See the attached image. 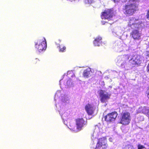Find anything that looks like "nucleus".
<instances>
[{
    "label": "nucleus",
    "mask_w": 149,
    "mask_h": 149,
    "mask_svg": "<svg viewBox=\"0 0 149 149\" xmlns=\"http://www.w3.org/2000/svg\"><path fill=\"white\" fill-rule=\"evenodd\" d=\"M123 50V47L122 46H121L119 47V49L118 50V52H120Z\"/></svg>",
    "instance_id": "nucleus-25"
},
{
    "label": "nucleus",
    "mask_w": 149,
    "mask_h": 149,
    "mask_svg": "<svg viewBox=\"0 0 149 149\" xmlns=\"http://www.w3.org/2000/svg\"><path fill=\"white\" fill-rule=\"evenodd\" d=\"M138 149H146V148L143 146L139 144L138 146Z\"/></svg>",
    "instance_id": "nucleus-24"
},
{
    "label": "nucleus",
    "mask_w": 149,
    "mask_h": 149,
    "mask_svg": "<svg viewBox=\"0 0 149 149\" xmlns=\"http://www.w3.org/2000/svg\"><path fill=\"white\" fill-rule=\"evenodd\" d=\"M70 72V71H68V74L69 72Z\"/></svg>",
    "instance_id": "nucleus-32"
},
{
    "label": "nucleus",
    "mask_w": 149,
    "mask_h": 149,
    "mask_svg": "<svg viewBox=\"0 0 149 149\" xmlns=\"http://www.w3.org/2000/svg\"><path fill=\"white\" fill-rule=\"evenodd\" d=\"M147 69H148V71H149V64H148V66H147Z\"/></svg>",
    "instance_id": "nucleus-31"
},
{
    "label": "nucleus",
    "mask_w": 149,
    "mask_h": 149,
    "mask_svg": "<svg viewBox=\"0 0 149 149\" xmlns=\"http://www.w3.org/2000/svg\"><path fill=\"white\" fill-rule=\"evenodd\" d=\"M126 4L123 8V11L127 15H131L134 13L136 10V6L134 3L130 2Z\"/></svg>",
    "instance_id": "nucleus-2"
},
{
    "label": "nucleus",
    "mask_w": 149,
    "mask_h": 149,
    "mask_svg": "<svg viewBox=\"0 0 149 149\" xmlns=\"http://www.w3.org/2000/svg\"><path fill=\"white\" fill-rule=\"evenodd\" d=\"M58 48L59 51L60 52H64L65 51L66 47L65 46H62V45L60 46L59 44H56Z\"/></svg>",
    "instance_id": "nucleus-19"
},
{
    "label": "nucleus",
    "mask_w": 149,
    "mask_h": 149,
    "mask_svg": "<svg viewBox=\"0 0 149 149\" xmlns=\"http://www.w3.org/2000/svg\"><path fill=\"white\" fill-rule=\"evenodd\" d=\"M118 114L116 112L108 113L104 116L105 120L108 123L113 122L116 118Z\"/></svg>",
    "instance_id": "nucleus-10"
},
{
    "label": "nucleus",
    "mask_w": 149,
    "mask_h": 149,
    "mask_svg": "<svg viewBox=\"0 0 149 149\" xmlns=\"http://www.w3.org/2000/svg\"><path fill=\"white\" fill-rule=\"evenodd\" d=\"M147 18L149 19V10L148 11L146 15Z\"/></svg>",
    "instance_id": "nucleus-26"
},
{
    "label": "nucleus",
    "mask_w": 149,
    "mask_h": 149,
    "mask_svg": "<svg viewBox=\"0 0 149 149\" xmlns=\"http://www.w3.org/2000/svg\"><path fill=\"white\" fill-rule=\"evenodd\" d=\"M91 72V68H88L84 70L83 73V76L85 78H88L90 77Z\"/></svg>",
    "instance_id": "nucleus-14"
},
{
    "label": "nucleus",
    "mask_w": 149,
    "mask_h": 149,
    "mask_svg": "<svg viewBox=\"0 0 149 149\" xmlns=\"http://www.w3.org/2000/svg\"><path fill=\"white\" fill-rule=\"evenodd\" d=\"M109 141L110 142H112V141H113V139H112V138H110L109 139Z\"/></svg>",
    "instance_id": "nucleus-28"
},
{
    "label": "nucleus",
    "mask_w": 149,
    "mask_h": 149,
    "mask_svg": "<svg viewBox=\"0 0 149 149\" xmlns=\"http://www.w3.org/2000/svg\"><path fill=\"white\" fill-rule=\"evenodd\" d=\"M39 44L38 45V51L40 53L45 52L47 47V42L45 38L43 37L42 39H39Z\"/></svg>",
    "instance_id": "nucleus-8"
},
{
    "label": "nucleus",
    "mask_w": 149,
    "mask_h": 149,
    "mask_svg": "<svg viewBox=\"0 0 149 149\" xmlns=\"http://www.w3.org/2000/svg\"><path fill=\"white\" fill-rule=\"evenodd\" d=\"M143 61V58L140 56L135 55L129 60V63L133 65H140Z\"/></svg>",
    "instance_id": "nucleus-6"
},
{
    "label": "nucleus",
    "mask_w": 149,
    "mask_h": 149,
    "mask_svg": "<svg viewBox=\"0 0 149 149\" xmlns=\"http://www.w3.org/2000/svg\"><path fill=\"white\" fill-rule=\"evenodd\" d=\"M113 12L111 9H107L103 12L101 15L102 19H110L112 17Z\"/></svg>",
    "instance_id": "nucleus-11"
},
{
    "label": "nucleus",
    "mask_w": 149,
    "mask_h": 149,
    "mask_svg": "<svg viewBox=\"0 0 149 149\" xmlns=\"http://www.w3.org/2000/svg\"><path fill=\"white\" fill-rule=\"evenodd\" d=\"M141 21L135 17L130 18L129 20L128 25L131 28L134 30L131 33V35L134 40H139L141 39V33L136 29H138L142 26Z\"/></svg>",
    "instance_id": "nucleus-1"
},
{
    "label": "nucleus",
    "mask_w": 149,
    "mask_h": 149,
    "mask_svg": "<svg viewBox=\"0 0 149 149\" xmlns=\"http://www.w3.org/2000/svg\"><path fill=\"white\" fill-rule=\"evenodd\" d=\"M59 106H60V105L59 104H58L57 105V104H56V108H58V109H59L58 107H59Z\"/></svg>",
    "instance_id": "nucleus-30"
},
{
    "label": "nucleus",
    "mask_w": 149,
    "mask_h": 149,
    "mask_svg": "<svg viewBox=\"0 0 149 149\" xmlns=\"http://www.w3.org/2000/svg\"><path fill=\"white\" fill-rule=\"evenodd\" d=\"M100 100L102 102L106 103L110 98L111 94L105 91L100 90L98 91Z\"/></svg>",
    "instance_id": "nucleus-5"
},
{
    "label": "nucleus",
    "mask_w": 149,
    "mask_h": 149,
    "mask_svg": "<svg viewBox=\"0 0 149 149\" xmlns=\"http://www.w3.org/2000/svg\"><path fill=\"white\" fill-rule=\"evenodd\" d=\"M102 24H104V23H103L102 22Z\"/></svg>",
    "instance_id": "nucleus-34"
},
{
    "label": "nucleus",
    "mask_w": 149,
    "mask_h": 149,
    "mask_svg": "<svg viewBox=\"0 0 149 149\" xmlns=\"http://www.w3.org/2000/svg\"><path fill=\"white\" fill-rule=\"evenodd\" d=\"M59 40V41H60V42L61 41V40Z\"/></svg>",
    "instance_id": "nucleus-35"
},
{
    "label": "nucleus",
    "mask_w": 149,
    "mask_h": 149,
    "mask_svg": "<svg viewBox=\"0 0 149 149\" xmlns=\"http://www.w3.org/2000/svg\"><path fill=\"white\" fill-rule=\"evenodd\" d=\"M85 110L88 115H92L93 113L95 108L92 105L88 104L86 106Z\"/></svg>",
    "instance_id": "nucleus-13"
},
{
    "label": "nucleus",
    "mask_w": 149,
    "mask_h": 149,
    "mask_svg": "<svg viewBox=\"0 0 149 149\" xmlns=\"http://www.w3.org/2000/svg\"><path fill=\"white\" fill-rule=\"evenodd\" d=\"M102 39V38L101 37L99 36L97 37L93 41V43L94 45L95 46H100L101 44Z\"/></svg>",
    "instance_id": "nucleus-15"
},
{
    "label": "nucleus",
    "mask_w": 149,
    "mask_h": 149,
    "mask_svg": "<svg viewBox=\"0 0 149 149\" xmlns=\"http://www.w3.org/2000/svg\"><path fill=\"white\" fill-rule=\"evenodd\" d=\"M107 141L105 137L100 139L96 145L95 149H106L107 147Z\"/></svg>",
    "instance_id": "nucleus-7"
},
{
    "label": "nucleus",
    "mask_w": 149,
    "mask_h": 149,
    "mask_svg": "<svg viewBox=\"0 0 149 149\" xmlns=\"http://www.w3.org/2000/svg\"><path fill=\"white\" fill-rule=\"evenodd\" d=\"M128 149H135V148L132 146H130L129 147Z\"/></svg>",
    "instance_id": "nucleus-27"
},
{
    "label": "nucleus",
    "mask_w": 149,
    "mask_h": 149,
    "mask_svg": "<svg viewBox=\"0 0 149 149\" xmlns=\"http://www.w3.org/2000/svg\"><path fill=\"white\" fill-rule=\"evenodd\" d=\"M93 0H85V2L86 4H90L93 2Z\"/></svg>",
    "instance_id": "nucleus-23"
},
{
    "label": "nucleus",
    "mask_w": 149,
    "mask_h": 149,
    "mask_svg": "<svg viewBox=\"0 0 149 149\" xmlns=\"http://www.w3.org/2000/svg\"><path fill=\"white\" fill-rule=\"evenodd\" d=\"M61 101L64 104L66 103H68L69 101V98L67 95H64L61 97Z\"/></svg>",
    "instance_id": "nucleus-16"
},
{
    "label": "nucleus",
    "mask_w": 149,
    "mask_h": 149,
    "mask_svg": "<svg viewBox=\"0 0 149 149\" xmlns=\"http://www.w3.org/2000/svg\"><path fill=\"white\" fill-rule=\"evenodd\" d=\"M86 124V122L84 120L83 118H79L76 120V126L70 128L69 129L73 131L74 132H77L81 130L82 127Z\"/></svg>",
    "instance_id": "nucleus-4"
},
{
    "label": "nucleus",
    "mask_w": 149,
    "mask_h": 149,
    "mask_svg": "<svg viewBox=\"0 0 149 149\" xmlns=\"http://www.w3.org/2000/svg\"><path fill=\"white\" fill-rule=\"evenodd\" d=\"M60 91H57V93H56V95H55L54 97V100H56V99H57L58 97H59V96L61 95Z\"/></svg>",
    "instance_id": "nucleus-22"
},
{
    "label": "nucleus",
    "mask_w": 149,
    "mask_h": 149,
    "mask_svg": "<svg viewBox=\"0 0 149 149\" xmlns=\"http://www.w3.org/2000/svg\"><path fill=\"white\" fill-rule=\"evenodd\" d=\"M129 58L128 55L118 56L116 59L117 65L123 68L125 67Z\"/></svg>",
    "instance_id": "nucleus-3"
},
{
    "label": "nucleus",
    "mask_w": 149,
    "mask_h": 149,
    "mask_svg": "<svg viewBox=\"0 0 149 149\" xmlns=\"http://www.w3.org/2000/svg\"><path fill=\"white\" fill-rule=\"evenodd\" d=\"M116 32H115L117 35L119 36L121 34L122 31L120 28H116Z\"/></svg>",
    "instance_id": "nucleus-21"
},
{
    "label": "nucleus",
    "mask_w": 149,
    "mask_h": 149,
    "mask_svg": "<svg viewBox=\"0 0 149 149\" xmlns=\"http://www.w3.org/2000/svg\"><path fill=\"white\" fill-rule=\"evenodd\" d=\"M143 120V118L142 117V120Z\"/></svg>",
    "instance_id": "nucleus-33"
},
{
    "label": "nucleus",
    "mask_w": 149,
    "mask_h": 149,
    "mask_svg": "<svg viewBox=\"0 0 149 149\" xmlns=\"http://www.w3.org/2000/svg\"><path fill=\"white\" fill-rule=\"evenodd\" d=\"M102 129L100 128L98 126L96 125L95 126V128L93 134L92 139L93 138H97L99 135L100 134L101 132Z\"/></svg>",
    "instance_id": "nucleus-12"
},
{
    "label": "nucleus",
    "mask_w": 149,
    "mask_h": 149,
    "mask_svg": "<svg viewBox=\"0 0 149 149\" xmlns=\"http://www.w3.org/2000/svg\"><path fill=\"white\" fill-rule=\"evenodd\" d=\"M62 110L63 109L61 108L60 109V110H58V111H59L60 115L61 116V118H62L63 121H64V120H65L66 118V117H67V113H64L63 114L61 115L62 113L61 112ZM63 123L65 124H66L64 121H63Z\"/></svg>",
    "instance_id": "nucleus-18"
},
{
    "label": "nucleus",
    "mask_w": 149,
    "mask_h": 149,
    "mask_svg": "<svg viewBox=\"0 0 149 149\" xmlns=\"http://www.w3.org/2000/svg\"><path fill=\"white\" fill-rule=\"evenodd\" d=\"M131 120L130 114L128 112H125L122 114L120 123L124 125L129 124Z\"/></svg>",
    "instance_id": "nucleus-9"
},
{
    "label": "nucleus",
    "mask_w": 149,
    "mask_h": 149,
    "mask_svg": "<svg viewBox=\"0 0 149 149\" xmlns=\"http://www.w3.org/2000/svg\"><path fill=\"white\" fill-rule=\"evenodd\" d=\"M146 52L147 55L149 56V52H148V51H147Z\"/></svg>",
    "instance_id": "nucleus-29"
},
{
    "label": "nucleus",
    "mask_w": 149,
    "mask_h": 149,
    "mask_svg": "<svg viewBox=\"0 0 149 149\" xmlns=\"http://www.w3.org/2000/svg\"><path fill=\"white\" fill-rule=\"evenodd\" d=\"M58 48L59 51L60 52H64L65 51L66 47L65 46H62V45L60 46L59 44H56Z\"/></svg>",
    "instance_id": "nucleus-20"
},
{
    "label": "nucleus",
    "mask_w": 149,
    "mask_h": 149,
    "mask_svg": "<svg viewBox=\"0 0 149 149\" xmlns=\"http://www.w3.org/2000/svg\"><path fill=\"white\" fill-rule=\"evenodd\" d=\"M65 85L67 88H69L74 86V84L71 81V80L70 79H69L66 83L65 84Z\"/></svg>",
    "instance_id": "nucleus-17"
}]
</instances>
